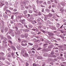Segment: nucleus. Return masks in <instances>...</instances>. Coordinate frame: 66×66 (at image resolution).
<instances>
[{"label": "nucleus", "mask_w": 66, "mask_h": 66, "mask_svg": "<svg viewBox=\"0 0 66 66\" xmlns=\"http://www.w3.org/2000/svg\"><path fill=\"white\" fill-rule=\"evenodd\" d=\"M4 16L5 19H6L7 18V16L6 15H4Z\"/></svg>", "instance_id": "obj_5"}, {"label": "nucleus", "mask_w": 66, "mask_h": 66, "mask_svg": "<svg viewBox=\"0 0 66 66\" xmlns=\"http://www.w3.org/2000/svg\"><path fill=\"white\" fill-rule=\"evenodd\" d=\"M54 4H53L52 5V7H54Z\"/></svg>", "instance_id": "obj_25"}, {"label": "nucleus", "mask_w": 66, "mask_h": 66, "mask_svg": "<svg viewBox=\"0 0 66 66\" xmlns=\"http://www.w3.org/2000/svg\"><path fill=\"white\" fill-rule=\"evenodd\" d=\"M7 12V13H11V11H10L7 10L5 12V13L7 15V12Z\"/></svg>", "instance_id": "obj_2"}, {"label": "nucleus", "mask_w": 66, "mask_h": 66, "mask_svg": "<svg viewBox=\"0 0 66 66\" xmlns=\"http://www.w3.org/2000/svg\"><path fill=\"white\" fill-rule=\"evenodd\" d=\"M12 57L13 59H15L16 58V57L14 55L13 56H12Z\"/></svg>", "instance_id": "obj_17"}, {"label": "nucleus", "mask_w": 66, "mask_h": 66, "mask_svg": "<svg viewBox=\"0 0 66 66\" xmlns=\"http://www.w3.org/2000/svg\"><path fill=\"white\" fill-rule=\"evenodd\" d=\"M38 15H41V13L40 12H39V13L38 14Z\"/></svg>", "instance_id": "obj_30"}, {"label": "nucleus", "mask_w": 66, "mask_h": 66, "mask_svg": "<svg viewBox=\"0 0 66 66\" xmlns=\"http://www.w3.org/2000/svg\"><path fill=\"white\" fill-rule=\"evenodd\" d=\"M15 29H16V30H18V28H17V27H15Z\"/></svg>", "instance_id": "obj_33"}, {"label": "nucleus", "mask_w": 66, "mask_h": 66, "mask_svg": "<svg viewBox=\"0 0 66 66\" xmlns=\"http://www.w3.org/2000/svg\"><path fill=\"white\" fill-rule=\"evenodd\" d=\"M43 4H46V2H44L43 3Z\"/></svg>", "instance_id": "obj_32"}, {"label": "nucleus", "mask_w": 66, "mask_h": 66, "mask_svg": "<svg viewBox=\"0 0 66 66\" xmlns=\"http://www.w3.org/2000/svg\"><path fill=\"white\" fill-rule=\"evenodd\" d=\"M46 45H48V44H44L43 46H45Z\"/></svg>", "instance_id": "obj_36"}, {"label": "nucleus", "mask_w": 66, "mask_h": 66, "mask_svg": "<svg viewBox=\"0 0 66 66\" xmlns=\"http://www.w3.org/2000/svg\"><path fill=\"white\" fill-rule=\"evenodd\" d=\"M40 49H41V48L39 47L38 49V50H40Z\"/></svg>", "instance_id": "obj_37"}, {"label": "nucleus", "mask_w": 66, "mask_h": 66, "mask_svg": "<svg viewBox=\"0 0 66 66\" xmlns=\"http://www.w3.org/2000/svg\"><path fill=\"white\" fill-rule=\"evenodd\" d=\"M23 37H24V36H23V37H22L23 38Z\"/></svg>", "instance_id": "obj_63"}, {"label": "nucleus", "mask_w": 66, "mask_h": 66, "mask_svg": "<svg viewBox=\"0 0 66 66\" xmlns=\"http://www.w3.org/2000/svg\"><path fill=\"white\" fill-rule=\"evenodd\" d=\"M13 10V8H11V10Z\"/></svg>", "instance_id": "obj_52"}, {"label": "nucleus", "mask_w": 66, "mask_h": 66, "mask_svg": "<svg viewBox=\"0 0 66 66\" xmlns=\"http://www.w3.org/2000/svg\"><path fill=\"white\" fill-rule=\"evenodd\" d=\"M56 21H57V20H56Z\"/></svg>", "instance_id": "obj_64"}, {"label": "nucleus", "mask_w": 66, "mask_h": 66, "mask_svg": "<svg viewBox=\"0 0 66 66\" xmlns=\"http://www.w3.org/2000/svg\"><path fill=\"white\" fill-rule=\"evenodd\" d=\"M22 21H24V20H22Z\"/></svg>", "instance_id": "obj_61"}, {"label": "nucleus", "mask_w": 66, "mask_h": 66, "mask_svg": "<svg viewBox=\"0 0 66 66\" xmlns=\"http://www.w3.org/2000/svg\"><path fill=\"white\" fill-rule=\"evenodd\" d=\"M51 2L50 1H48V3H50Z\"/></svg>", "instance_id": "obj_42"}, {"label": "nucleus", "mask_w": 66, "mask_h": 66, "mask_svg": "<svg viewBox=\"0 0 66 66\" xmlns=\"http://www.w3.org/2000/svg\"><path fill=\"white\" fill-rule=\"evenodd\" d=\"M64 54V56L65 57V58H66V53L64 52L63 53Z\"/></svg>", "instance_id": "obj_11"}, {"label": "nucleus", "mask_w": 66, "mask_h": 66, "mask_svg": "<svg viewBox=\"0 0 66 66\" xmlns=\"http://www.w3.org/2000/svg\"><path fill=\"white\" fill-rule=\"evenodd\" d=\"M1 32H2V33H3V32H4V30H1Z\"/></svg>", "instance_id": "obj_27"}, {"label": "nucleus", "mask_w": 66, "mask_h": 66, "mask_svg": "<svg viewBox=\"0 0 66 66\" xmlns=\"http://www.w3.org/2000/svg\"><path fill=\"white\" fill-rule=\"evenodd\" d=\"M28 44L29 45H30V46H32V45H33V44H31L30 43H29Z\"/></svg>", "instance_id": "obj_15"}, {"label": "nucleus", "mask_w": 66, "mask_h": 66, "mask_svg": "<svg viewBox=\"0 0 66 66\" xmlns=\"http://www.w3.org/2000/svg\"><path fill=\"white\" fill-rule=\"evenodd\" d=\"M13 21H14V20H13V21H11V23H12V24L13 23Z\"/></svg>", "instance_id": "obj_23"}, {"label": "nucleus", "mask_w": 66, "mask_h": 66, "mask_svg": "<svg viewBox=\"0 0 66 66\" xmlns=\"http://www.w3.org/2000/svg\"><path fill=\"white\" fill-rule=\"evenodd\" d=\"M59 47H60V48H61V46H59Z\"/></svg>", "instance_id": "obj_54"}, {"label": "nucleus", "mask_w": 66, "mask_h": 66, "mask_svg": "<svg viewBox=\"0 0 66 66\" xmlns=\"http://www.w3.org/2000/svg\"><path fill=\"white\" fill-rule=\"evenodd\" d=\"M56 45L57 46H58V44H56Z\"/></svg>", "instance_id": "obj_62"}, {"label": "nucleus", "mask_w": 66, "mask_h": 66, "mask_svg": "<svg viewBox=\"0 0 66 66\" xmlns=\"http://www.w3.org/2000/svg\"><path fill=\"white\" fill-rule=\"evenodd\" d=\"M29 13H32V11L31 10H30L29 11Z\"/></svg>", "instance_id": "obj_21"}, {"label": "nucleus", "mask_w": 66, "mask_h": 66, "mask_svg": "<svg viewBox=\"0 0 66 66\" xmlns=\"http://www.w3.org/2000/svg\"><path fill=\"white\" fill-rule=\"evenodd\" d=\"M24 46H27V44L26 43L24 44Z\"/></svg>", "instance_id": "obj_29"}, {"label": "nucleus", "mask_w": 66, "mask_h": 66, "mask_svg": "<svg viewBox=\"0 0 66 66\" xmlns=\"http://www.w3.org/2000/svg\"><path fill=\"white\" fill-rule=\"evenodd\" d=\"M52 12H54V11L53 10H52Z\"/></svg>", "instance_id": "obj_47"}, {"label": "nucleus", "mask_w": 66, "mask_h": 66, "mask_svg": "<svg viewBox=\"0 0 66 66\" xmlns=\"http://www.w3.org/2000/svg\"><path fill=\"white\" fill-rule=\"evenodd\" d=\"M59 36L61 38H63V39H64V37L60 35Z\"/></svg>", "instance_id": "obj_10"}, {"label": "nucleus", "mask_w": 66, "mask_h": 66, "mask_svg": "<svg viewBox=\"0 0 66 66\" xmlns=\"http://www.w3.org/2000/svg\"><path fill=\"white\" fill-rule=\"evenodd\" d=\"M60 56H63V54H61Z\"/></svg>", "instance_id": "obj_38"}, {"label": "nucleus", "mask_w": 66, "mask_h": 66, "mask_svg": "<svg viewBox=\"0 0 66 66\" xmlns=\"http://www.w3.org/2000/svg\"><path fill=\"white\" fill-rule=\"evenodd\" d=\"M29 64L28 63V62H26V66H29Z\"/></svg>", "instance_id": "obj_7"}, {"label": "nucleus", "mask_w": 66, "mask_h": 66, "mask_svg": "<svg viewBox=\"0 0 66 66\" xmlns=\"http://www.w3.org/2000/svg\"><path fill=\"white\" fill-rule=\"evenodd\" d=\"M6 41H3V44H6V43H7V42L6 41Z\"/></svg>", "instance_id": "obj_8"}, {"label": "nucleus", "mask_w": 66, "mask_h": 66, "mask_svg": "<svg viewBox=\"0 0 66 66\" xmlns=\"http://www.w3.org/2000/svg\"><path fill=\"white\" fill-rule=\"evenodd\" d=\"M22 46H24V44H22Z\"/></svg>", "instance_id": "obj_44"}, {"label": "nucleus", "mask_w": 66, "mask_h": 66, "mask_svg": "<svg viewBox=\"0 0 66 66\" xmlns=\"http://www.w3.org/2000/svg\"><path fill=\"white\" fill-rule=\"evenodd\" d=\"M57 25H58V26H60V24L59 23H57Z\"/></svg>", "instance_id": "obj_34"}, {"label": "nucleus", "mask_w": 66, "mask_h": 66, "mask_svg": "<svg viewBox=\"0 0 66 66\" xmlns=\"http://www.w3.org/2000/svg\"><path fill=\"white\" fill-rule=\"evenodd\" d=\"M25 8L26 9H29V7H28V6H26L25 7Z\"/></svg>", "instance_id": "obj_31"}, {"label": "nucleus", "mask_w": 66, "mask_h": 66, "mask_svg": "<svg viewBox=\"0 0 66 66\" xmlns=\"http://www.w3.org/2000/svg\"><path fill=\"white\" fill-rule=\"evenodd\" d=\"M65 3L64 2H62L61 3V4L63 6H64L65 5Z\"/></svg>", "instance_id": "obj_4"}, {"label": "nucleus", "mask_w": 66, "mask_h": 66, "mask_svg": "<svg viewBox=\"0 0 66 66\" xmlns=\"http://www.w3.org/2000/svg\"><path fill=\"white\" fill-rule=\"evenodd\" d=\"M34 15H35V16H37L38 15H37V14H34Z\"/></svg>", "instance_id": "obj_28"}, {"label": "nucleus", "mask_w": 66, "mask_h": 66, "mask_svg": "<svg viewBox=\"0 0 66 66\" xmlns=\"http://www.w3.org/2000/svg\"><path fill=\"white\" fill-rule=\"evenodd\" d=\"M55 3H57V2H56V1H55Z\"/></svg>", "instance_id": "obj_51"}, {"label": "nucleus", "mask_w": 66, "mask_h": 66, "mask_svg": "<svg viewBox=\"0 0 66 66\" xmlns=\"http://www.w3.org/2000/svg\"><path fill=\"white\" fill-rule=\"evenodd\" d=\"M40 34V32H38V34Z\"/></svg>", "instance_id": "obj_46"}, {"label": "nucleus", "mask_w": 66, "mask_h": 66, "mask_svg": "<svg viewBox=\"0 0 66 66\" xmlns=\"http://www.w3.org/2000/svg\"><path fill=\"white\" fill-rule=\"evenodd\" d=\"M51 65H53V63H51Z\"/></svg>", "instance_id": "obj_39"}, {"label": "nucleus", "mask_w": 66, "mask_h": 66, "mask_svg": "<svg viewBox=\"0 0 66 66\" xmlns=\"http://www.w3.org/2000/svg\"><path fill=\"white\" fill-rule=\"evenodd\" d=\"M51 7V5H49V9H50Z\"/></svg>", "instance_id": "obj_35"}, {"label": "nucleus", "mask_w": 66, "mask_h": 66, "mask_svg": "<svg viewBox=\"0 0 66 66\" xmlns=\"http://www.w3.org/2000/svg\"><path fill=\"white\" fill-rule=\"evenodd\" d=\"M16 55H17V56H19V55L18 54H16Z\"/></svg>", "instance_id": "obj_55"}, {"label": "nucleus", "mask_w": 66, "mask_h": 66, "mask_svg": "<svg viewBox=\"0 0 66 66\" xmlns=\"http://www.w3.org/2000/svg\"><path fill=\"white\" fill-rule=\"evenodd\" d=\"M51 34L52 35H54V34L53 33H52Z\"/></svg>", "instance_id": "obj_45"}, {"label": "nucleus", "mask_w": 66, "mask_h": 66, "mask_svg": "<svg viewBox=\"0 0 66 66\" xmlns=\"http://www.w3.org/2000/svg\"><path fill=\"white\" fill-rule=\"evenodd\" d=\"M5 3H7V4H8V3L7 2H6Z\"/></svg>", "instance_id": "obj_58"}, {"label": "nucleus", "mask_w": 66, "mask_h": 66, "mask_svg": "<svg viewBox=\"0 0 66 66\" xmlns=\"http://www.w3.org/2000/svg\"><path fill=\"white\" fill-rule=\"evenodd\" d=\"M61 66H64V65H61Z\"/></svg>", "instance_id": "obj_56"}, {"label": "nucleus", "mask_w": 66, "mask_h": 66, "mask_svg": "<svg viewBox=\"0 0 66 66\" xmlns=\"http://www.w3.org/2000/svg\"><path fill=\"white\" fill-rule=\"evenodd\" d=\"M40 6L41 7H45V6H44L43 5L41 4L40 5Z\"/></svg>", "instance_id": "obj_18"}, {"label": "nucleus", "mask_w": 66, "mask_h": 66, "mask_svg": "<svg viewBox=\"0 0 66 66\" xmlns=\"http://www.w3.org/2000/svg\"><path fill=\"white\" fill-rule=\"evenodd\" d=\"M7 38H9V39H12V38H11V36H10V35L7 36Z\"/></svg>", "instance_id": "obj_6"}, {"label": "nucleus", "mask_w": 66, "mask_h": 66, "mask_svg": "<svg viewBox=\"0 0 66 66\" xmlns=\"http://www.w3.org/2000/svg\"><path fill=\"white\" fill-rule=\"evenodd\" d=\"M37 59H38L39 60H41L43 59V57L42 56H38L37 57Z\"/></svg>", "instance_id": "obj_1"}, {"label": "nucleus", "mask_w": 66, "mask_h": 66, "mask_svg": "<svg viewBox=\"0 0 66 66\" xmlns=\"http://www.w3.org/2000/svg\"><path fill=\"white\" fill-rule=\"evenodd\" d=\"M11 55H12V56H13V55H14V53H11Z\"/></svg>", "instance_id": "obj_24"}, {"label": "nucleus", "mask_w": 66, "mask_h": 66, "mask_svg": "<svg viewBox=\"0 0 66 66\" xmlns=\"http://www.w3.org/2000/svg\"><path fill=\"white\" fill-rule=\"evenodd\" d=\"M11 47L13 49H14V50H16V49L15 48V47L14 46H12Z\"/></svg>", "instance_id": "obj_9"}, {"label": "nucleus", "mask_w": 66, "mask_h": 66, "mask_svg": "<svg viewBox=\"0 0 66 66\" xmlns=\"http://www.w3.org/2000/svg\"><path fill=\"white\" fill-rule=\"evenodd\" d=\"M32 30L35 31V30H36L35 29H32Z\"/></svg>", "instance_id": "obj_41"}, {"label": "nucleus", "mask_w": 66, "mask_h": 66, "mask_svg": "<svg viewBox=\"0 0 66 66\" xmlns=\"http://www.w3.org/2000/svg\"><path fill=\"white\" fill-rule=\"evenodd\" d=\"M63 25H62L60 27V28H62V27H63Z\"/></svg>", "instance_id": "obj_48"}, {"label": "nucleus", "mask_w": 66, "mask_h": 66, "mask_svg": "<svg viewBox=\"0 0 66 66\" xmlns=\"http://www.w3.org/2000/svg\"><path fill=\"white\" fill-rule=\"evenodd\" d=\"M37 65H36V63H33V66H37Z\"/></svg>", "instance_id": "obj_13"}, {"label": "nucleus", "mask_w": 66, "mask_h": 66, "mask_svg": "<svg viewBox=\"0 0 66 66\" xmlns=\"http://www.w3.org/2000/svg\"><path fill=\"white\" fill-rule=\"evenodd\" d=\"M13 11L14 12H16V11H17V9H14L13 10Z\"/></svg>", "instance_id": "obj_20"}, {"label": "nucleus", "mask_w": 66, "mask_h": 66, "mask_svg": "<svg viewBox=\"0 0 66 66\" xmlns=\"http://www.w3.org/2000/svg\"><path fill=\"white\" fill-rule=\"evenodd\" d=\"M11 19H13V20L14 19V16H11Z\"/></svg>", "instance_id": "obj_19"}, {"label": "nucleus", "mask_w": 66, "mask_h": 66, "mask_svg": "<svg viewBox=\"0 0 66 66\" xmlns=\"http://www.w3.org/2000/svg\"><path fill=\"white\" fill-rule=\"evenodd\" d=\"M32 50H35V49H34V48H32Z\"/></svg>", "instance_id": "obj_57"}, {"label": "nucleus", "mask_w": 66, "mask_h": 66, "mask_svg": "<svg viewBox=\"0 0 66 66\" xmlns=\"http://www.w3.org/2000/svg\"><path fill=\"white\" fill-rule=\"evenodd\" d=\"M42 66H45V64H43Z\"/></svg>", "instance_id": "obj_49"}, {"label": "nucleus", "mask_w": 66, "mask_h": 66, "mask_svg": "<svg viewBox=\"0 0 66 66\" xmlns=\"http://www.w3.org/2000/svg\"><path fill=\"white\" fill-rule=\"evenodd\" d=\"M49 17V15H47L45 17V19H46V17H47V18H48Z\"/></svg>", "instance_id": "obj_16"}, {"label": "nucleus", "mask_w": 66, "mask_h": 66, "mask_svg": "<svg viewBox=\"0 0 66 66\" xmlns=\"http://www.w3.org/2000/svg\"><path fill=\"white\" fill-rule=\"evenodd\" d=\"M18 40H19V41H20V38H18Z\"/></svg>", "instance_id": "obj_43"}, {"label": "nucleus", "mask_w": 66, "mask_h": 66, "mask_svg": "<svg viewBox=\"0 0 66 66\" xmlns=\"http://www.w3.org/2000/svg\"><path fill=\"white\" fill-rule=\"evenodd\" d=\"M44 9H42V12H44Z\"/></svg>", "instance_id": "obj_22"}, {"label": "nucleus", "mask_w": 66, "mask_h": 66, "mask_svg": "<svg viewBox=\"0 0 66 66\" xmlns=\"http://www.w3.org/2000/svg\"><path fill=\"white\" fill-rule=\"evenodd\" d=\"M28 16H30V14H28Z\"/></svg>", "instance_id": "obj_53"}, {"label": "nucleus", "mask_w": 66, "mask_h": 66, "mask_svg": "<svg viewBox=\"0 0 66 66\" xmlns=\"http://www.w3.org/2000/svg\"><path fill=\"white\" fill-rule=\"evenodd\" d=\"M1 4H2V6H3V5H4V2H2V3H1Z\"/></svg>", "instance_id": "obj_14"}, {"label": "nucleus", "mask_w": 66, "mask_h": 66, "mask_svg": "<svg viewBox=\"0 0 66 66\" xmlns=\"http://www.w3.org/2000/svg\"><path fill=\"white\" fill-rule=\"evenodd\" d=\"M54 60H55V61H57L56 60H57L56 59H54Z\"/></svg>", "instance_id": "obj_50"}, {"label": "nucleus", "mask_w": 66, "mask_h": 66, "mask_svg": "<svg viewBox=\"0 0 66 66\" xmlns=\"http://www.w3.org/2000/svg\"><path fill=\"white\" fill-rule=\"evenodd\" d=\"M9 43H12V41H9Z\"/></svg>", "instance_id": "obj_40"}, {"label": "nucleus", "mask_w": 66, "mask_h": 66, "mask_svg": "<svg viewBox=\"0 0 66 66\" xmlns=\"http://www.w3.org/2000/svg\"><path fill=\"white\" fill-rule=\"evenodd\" d=\"M27 12H27V11L25 10L24 11V14H27Z\"/></svg>", "instance_id": "obj_12"}, {"label": "nucleus", "mask_w": 66, "mask_h": 66, "mask_svg": "<svg viewBox=\"0 0 66 66\" xmlns=\"http://www.w3.org/2000/svg\"><path fill=\"white\" fill-rule=\"evenodd\" d=\"M32 52L33 53H35V52L34 51H32Z\"/></svg>", "instance_id": "obj_26"}, {"label": "nucleus", "mask_w": 66, "mask_h": 66, "mask_svg": "<svg viewBox=\"0 0 66 66\" xmlns=\"http://www.w3.org/2000/svg\"><path fill=\"white\" fill-rule=\"evenodd\" d=\"M63 36H65V34H63Z\"/></svg>", "instance_id": "obj_59"}, {"label": "nucleus", "mask_w": 66, "mask_h": 66, "mask_svg": "<svg viewBox=\"0 0 66 66\" xmlns=\"http://www.w3.org/2000/svg\"><path fill=\"white\" fill-rule=\"evenodd\" d=\"M48 16L49 17H51L53 16V15L51 13H49V14H48Z\"/></svg>", "instance_id": "obj_3"}, {"label": "nucleus", "mask_w": 66, "mask_h": 66, "mask_svg": "<svg viewBox=\"0 0 66 66\" xmlns=\"http://www.w3.org/2000/svg\"><path fill=\"white\" fill-rule=\"evenodd\" d=\"M16 54H17V53H18V52H16Z\"/></svg>", "instance_id": "obj_60"}]
</instances>
